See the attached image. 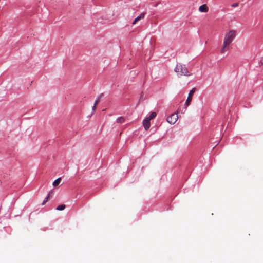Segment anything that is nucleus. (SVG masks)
Returning a JSON list of instances; mask_svg holds the SVG:
<instances>
[{"label":"nucleus","mask_w":263,"mask_h":263,"mask_svg":"<svg viewBox=\"0 0 263 263\" xmlns=\"http://www.w3.org/2000/svg\"><path fill=\"white\" fill-rule=\"evenodd\" d=\"M237 32L236 30L232 29L227 32L223 39V41L220 50L221 54H224L229 51L230 46L236 36Z\"/></svg>","instance_id":"nucleus-1"},{"label":"nucleus","mask_w":263,"mask_h":263,"mask_svg":"<svg viewBox=\"0 0 263 263\" xmlns=\"http://www.w3.org/2000/svg\"><path fill=\"white\" fill-rule=\"evenodd\" d=\"M174 71L179 76L183 75L185 76H190L192 75V74L188 71L185 66L180 63H178L176 65Z\"/></svg>","instance_id":"nucleus-2"},{"label":"nucleus","mask_w":263,"mask_h":263,"mask_svg":"<svg viewBox=\"0 0 263 263\" xmlns=\"http://www.w3.org/2000/svg\"><path fill=\"white\" fill-rule=\"evenodd\" d=\"M178 119V114L174 113L172 114L170 116L167 118V121L171 124H175Z\"/></svg>","instance_id":"nucleus-3"},{"label":"nucleus","mask_w":263,"mask_h":263,"mask_svg":"<svg viewBox=\"0 0 263 263\" xmlns=\"http://www.w3.org/2000/svg\"><path fill=\"white\" fill-rule=\"evenodd\" d=\"M195 91V88H193L191 90H190V91L188 95L187 98L185 102V104L187 106H189L191 102L192 101V96H193V94L194 93Z\"/></svg>","instance_id":"nucleus-4"},{"label":"nucleus","mask_w":263,"mask_h":263,"mask_svg":"<svg viewBox=\"0 0 263 263\" xmlns=\"http://www.w3.org/2000/svg\"><path fill=\"white\" fill-rule=\"evenodd\" d=\"M143 125L144 126V129L146 130H147L151 126L150 120L146 118L144 119V120L143 121Z\"/></svg>","instance_id":"nucleus-5"},{"label":"nucleus","mask_w":263,"mask_h":263,"mask_svg":"<svg viewBox=\"0 0 263 263\" xmlns=\"http://www.w3.org/2000/svg\"><path fill=\"white\" fill-rule=\"evenodd\" d=\"M146 13H142L139 16L137 17L133 22V25H135L138 21L144 18Z\"/></svg>","instance_id":"nucleus-6"},{"label":"nucleus","mask_w":263,"mask_h":263,"mask_svg":"<svg viewBox=\"0 0 263 263\" xmlns=\"http://www.w3.org/2000/svg\"><path fill=\"white\" fill-rule=\"evenodd\" d=\"M199 10L201 12H207L209 8L206 4H203L199 7Z\"/></svg>","instance_id":"nucleus-7"},{"label":"nucleus","mask_w":263,"mask_h":263,"mask_svg":"<svg viewBox=\"0 0 263 263\" xmlns=\"http://www.w3.org/2000/svg\"><path fill=\"white\" fill-rule=\"evenodd\" d=\"M156 116H157L156 112H153L150 114V115L148 117H146V118L148 119L149 120H151L154 119L156 117Z\"/></svg>","instance_id":"nucleus-8"},{"label":"nucleus","mask_w":263,"mask_h":263,"mask_svg":"<svg viewBox=\"0 0 263 263\" xmlns=\"http://www.w3.org/2000/svg\"><path fill=\"white\" fill-rule=\"evenodd\" d=\"M103 96V93H101L100 94L97 98V99H96V100L95 101V105H97L99 103V102H100L101 98Z\"/></svg>","instance_id":"nucleus-9"},{"label":"nucleus","mask_w":263,"mask_h":263,"mask_svg":"<svg viewBox=\"0 0 263 263\" xmlns=\"http://www.w3.org/2000/svg\"><path fill=\"white\" fill-rule=\"evenodd\" d=\"M125 121V119L123 117H118L117 119V122L118 123H123Z\"/></svg>","instance_id":"nucleus-10"},{"label":"nucleus","mask_w":263,"mask_h":263,"mask_svg":"<svg viewBox=\"0 0 263 263\" xmlns=\"http://www.w3.org/2000/svg\"><path fill=\"white\" fill-rule=\"evenodd\" d=\"M61 178H58L57 179H56L53 183V185L54 186H57V185H58L59 184V183H60L61 182Z\"/></svg>","instance_id":"nucleus-11"},{"label":"nucleus","mask_w":263,"mask_h":263,"mask_svg":"<svg viewBox=\"0 0 263 263\" xmlns=\"http://www.w3.org/2000/svg\"><path fill=\"white\" fill-rule=\"evenodd\" d=\"M65 208V204H61L56 208V209L59 211L63 210Z\"/></svg>","instance_id":"nucleus-12"},{"label":"nucleus","mask_w":263,"mask_h":263,"mask_svg":"<svg viewBox=\"0 0 263 263\" xmlns=\"http://www.w3.org/2000/svg\"><path fill=\"white\" fill-rule=\"evenodd\" d=\"M51 193H49L48 194V196L47 197H46L45 199V200H44L42 204L44 205L48 200L49 198L50 197V196L51 195Z\"/></svg>","instance_id":"nucleus-13"},{"label":"nucleus","mask_w":263,"mask_h":263,"mask_svg":"<svg viewBox=\"0 0 263 263\" xmlns=\"http://www.w3.org/2000/svg\"><path fill=\"white\" fill-rule=\"evenodd\" d=\"M238 6V3H234L231 6L232 7H237Z\"/></svg>","instance_id":"nucleus-14"},{"label":"nucleus","mask_w":263,"mask_h":263,"mask_svg":"<svg viewBox=\"0 0 263 263\" xmlns=\"http://www.w3.org/2000/svg\"><path fill=\"white\" fill-rule=\"evenodd\" d=\"M96 106H97V105H95V104L93 105V106L92 107V110L93 111H95L96 110Z\"/></svg>","instance_id":"nucleus-15"},{"label":"nucleus","mask_w":263,"mask_h":263,"mask_svg":"<svg viewBox=\"0 0 263 263\" xmlns=\"http://www.w3.org/2000/svg\"><path fill=\"white\" fill-rule=\"evenodd\" d=\"M260 63L261 65L263 64V58L260 60Z\"/></svg>","instance_id":"nucleus-16"}]
</instances>
